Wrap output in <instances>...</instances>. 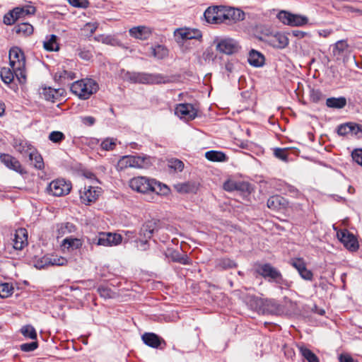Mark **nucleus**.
I'll use <instances>...</instances> for the list:
<instances>
[{"label":"nucleus","mask_w":362,"mask_h":362,"mask_svg":"<svg viewBox=\"0 0 362 362\" xmlns=\"http://www.w3.org/2000/svg\"><path fill=\"white\" fill-rule=\"evenodd\" d=\"M17 21L16 18H15V15L13 13V10L10 11L9 13H6L4 17V23L6 25H12Z\"/></svg>","instance_id":"e2e57ef3"},{"label":"nucleus","mask_w":362,"mask_h":362,"mask_svg":"<svg viewBox=\"0 0 362 362\" xmlns=\"http://www.w3.org/2000/svg\"><path fill=\"white\" fill-rule=\"evenodd\" d=\"M0 76H1L2 81L6 84L11 83L14 80V78L16 77V74L11 67V68H7V67L1 68V71H0Z\"/></svg>","instance_id":"a19ab883"},{"label":"nucleus","mask_w":362,"mask_h":362,"mask_svg":"<svg viewBox=\"0 0 362 362\" xmlns=\"http://www.w3.org/2000/svg\"><path fill=\"white\" fill-rule=\"evenodd\" d=\"M216 49L226 54H233L239 52L240 46L238 42L233 38L225 37L217 40Z\"/></svg>","instance_id":"1a4fd4ad"},{"label":"nucleus","mask_w":362,"mask_h":362,"mask_svg":"<svg viewBox=\"0 0 362 362\" xmlns=\"http://www.w3.org/2000/svg\"><path fill=\"white\" fill-rule=\"evenodd\" d=\"M274 282L276 283L279 285V287L282 288L283 287L289 288L291 287V282H288L287 280L284 279L281 274L279 273V276H278Z\"/></svg>","instance_id":"680f3d73"},{"label":"nucleus","mask_w":362,"mask_h":362,"mask_svg":"<svg viewBox=\"0 0 362 362\" xmlns=\"http://www.w3.org/2000/svg\"><path fill=\"white\" fill-rule=\"evenodd\" d=\"M43 47L47 51H58L59 47L57 43V37L55 35L47 36L43 42Z\"/></svg>","instance_id":"4c0bfd02"},{"label":"nucleus","mask_w":362,"mask_h":362,"mask_svg":"<svg viewBox=\"0 0 362 362\" xmlns=\"http://www.w3.org/2000/svg\"><path fill=\"white\" fill-rule=\"evenodd\" d=\"M297 347L302 357L308 362H320L318 357L304 344H298Z\"/></svg>","instance_id":"cd10ccee"},{"label":"nucleus","mask_w":362,"mask_h":362,"mask_svg":"<svg viewBox=\"0 0 362 362\" xmlns=\"http://www.w3.org/2000/svg\"><path fill=\"white\" fill-rule=\"evenodd\" d=\"M71 189V184L64 179H56L52 181L47 191L49 194L55 197H61L68 194Z\"/></svg>","instance_id":"0eeeda50"},{"label":"nucleus","mask_w":362,"mask_h":362,"mask_svg":"<svg viewBox=\"0 0 362 362\" xmlns=\"http://www.w3.org/2000/svg\"><path fill=\"white\" fill-rule=\"evenodd\" d=\"M70 5L76 8H86L89 6L88 0H67Z\"/></svg>","instance_id":"6e6d98bb"},{"label":"nucleus","mask_w":362,"mask_h":362,"mask_svg":"<svg viewBox=\"0 0 362 362\" xmlns=\"http://www.w3.org/2000/svg\"><path fill=\"white\" fill-rule=\"evenodd\" d=\"M21 334L25 337L31 339H35L37 338V333L35 328L30 325L23 326L21 329Z\"/></svg>","instance_id":"49530a36"},{"label":"nucleus","mask_w":362,"mask_h":362,"mask_svg":"<svg viewBox=\"0 0 362 362\" xmlns=\"http://www.w3.org/2000/svg\"><path fill=\"white\" fill-rule=\"evenodd\" d=\"M98 26V24L97 23H88L84 25L83 30L92 35L95 32Z\"/></svg>","instance_id":"0e129e2a"},{"label":"nucleus","mask_w":362,"mask_h":362,"mask_svg":"<svg viewBox=\"0 0 362 362\" xmlns=\"http://www.w3.org/2000/svg\"><path fill=\"white\" fill-rule=\"evenodd\" d=\"M257 272L269 281H274L279 276L280 272L269 264H259L256 269Z\"/></svg>","instance_id":"2eb2a0df"},{"label":"nucleus","mask_w":362,"mask_h":362,"mask_svg":"<svg viewBox=\"0 0 362 362\" xmlns=\"http://www.w3.org/2000/svg\"><path fill=\"white\" fill-rule=\"evenodd\" d=\"M49 266H64L68 261L65 257L57 255H48Z\"/></svg>","instance_id":"a18cd8bd"},{"label":"nucleus","mask_w":362,"mask_h":362,"mask_svg":"<svg viewBox=\"0 0 362 362\" xmlns=\"http://www.w3.org/2000/svg\"><path fill=\"white\" fill-rule=\"evenodd\" d=\"M349 45L346 40L337 41L332 47V54L337 59L341 57L348 50Z\"/></svg>","instance_id":"473e14b6"},{"label":"nucleus","mask_w":362,"mask_h":362,"mask_svg":"<svg viewBox=\"0 0 362 362\" xmlns=\"http://www.w3.org/2000/svg\"><path fill=\"white\" fill-rule=\"evenodd\" d=\"M0 160L7 168L16 172L23 173V170L20 162L14 157L8 154H1Z\"/></svg>","instance_id":"aec40b11"},{"label":"nucleus","mask_w":362,"mask_h":362,"mask_svg":"<svg viewBox=\"0 0 362 362\" xmlns=\"http://www.w3.org/2000/svg\"><path fill=\"white\" fill-rule=\"evenodd\" d=\"M222 12L221 23H230L242 21L245 17L244 12L232 7L222 6Z\"/></svg>","instance_id":"ddd939ff"},{"label":"nucleus","mask_w":362,"mask_h":362,"mask_svg":"<svg viewBox=\"0 0 362 362\" xmlns=\"http://www.w3.org/2000/svg\"><path fill=\"white\" fill-rule=\"evenodd\" d=\"M176 115L185 119H193L197 116V110L189 103H181L176 106L175 110Z\"/></svg>","instance_id":"4468645a"},{"label":"nucleus","mask_w":362,"mask_h":362,"mask_svg":"<svg viewBox=\"0 0 362 362\" xmlns=\"http://www.w3.org/2000/svg\"><path fill=\"white\" fill-rule=\"evenodd\" d=\"M124 77L134 83L159 84L169 82V79L167 76L160 74L127 72Z\"/></svg>","instance_id":"20e7f679"},{"label":"nucleus","mask_w":362,"mask_h":362,"mask_svg":"<svg viewBox=\"0 0 362 362\" xmlns=\"http://www.w3.org/2000/svg\"><path fill=\"white\" fill-rule=\"evenodd\" d=\"M15 15V18L18 20L25 18L26 16L34 15L36 8L35 6L31 5H26L23 7H16L13 9Z\"/></svg>","instance_id":"5701e85b"},{"label":"nucleus","mask_w":362,"mask_h":362,"mask_svg":"<svg viewBox=\"0 0 362 362\" xmlns=\"http://www.w3.org/2000/svg\"><path fill=\"white\" fill-rule=\"evenodd\" d=\"M130 168L129 165V156H124L122 157L117 163V169L119 170H122L124 169Z\"/></svg>","instance_id":"13d9d810"},{"label":"nucleus","mask_w":362,"mask_h":362,"mask_svg":"<svg viewBox=\"0 0 362 362\" xmlns=\"http://www.w3.org/2000/svg\"><path fill=\"white\" fill-rule=\"evenodd\" d=\"M289 264L298 271L303 279L305 281L313 280V273L307 268L306 263L303 258H292L290 259Z\"/></svg>","instance_id":"f8f14e48"},{"label":"nucleus","mask_w":362,"mask_h":362,"mask_svg":"<svg viewBox=\"0 0 362 362\" xmlns=\"http://www.w3.org/2000/svg\"><path fill=\"white\" fill-rule=\"evenodd\" d=\"M142 340L145 344L152 348H158L164 341L154 333H144Z\"/></svg>","instance_id":"b1692460"},{"label":"nucleus","mask_w":362,"mask_h":362,"mask_svg":"<svg viewBox=\"0 0 362 362\" xmlns=\"http://www.w3.org/2000/svg\"><path fill=\"white\" fill-rule=\"evenodd\" d=\"M361 127L358 124H341L337 129V133L341 136H345L348 134H357L358 130L361 129Z\"/></svg>","instance_id":"c756f323"},{"label":"nucleus","mask_w":362,"mask_h":362,"mask_svg":"<svg viewBox=\"0 0 362 362\" xmlns=\"http://www.w3.org/2000/svg\"><path fill=\"white\" fill-rule=\"evenodd\" d=\"M311 99L313 102H318L323 98L322 93L319 90H313L310 95Z\"/></svg>","instance_id":"338daca9"},{"label":"nucleus","mask_w":362,"mask_h":362,"mask_svg":"<svg viewBox=\"0 0 362 362\" xmlns=\"http://www.w3.org/2000/svg\"><path fill=\"white\" fill-rule=\"evenodd\" d=\"M9 64L13 69L16 78L21 83L26 80L25 59L23 51L18 47H13L9 50Z\"/></svg>","instance_id":"f03ea898"},{"label":"nucleus","mask_w":362,"mask_h":362,"mask_svg":"<svg viewBox=\"0 0 362 362\" xmlns=\"http://www.w3.org/2000/svg\"><path fill=\"white\" fill-rule=\"evenodd\" d=\"M248 63L255 67H261L264 64V55L255 49H252L248 56Z\"/></svg>","instance_id":"a878e982"},{"label":"nucleus","mask_w":362,"mask_h":362,"mask_svg":"<svg viewBox=\"0 0 362 362\" xmlns=\"http://www.w3.org/2000/svg\"><path fill=\"white\" fill-rule=\"evenodd\" d=\"M153 232V228L151 224H146L143 226L141 229L140 235L144 237H124V241H134L136 244V247L140 250H146L148 249V240L151 238Z\"/></svg>","instance_id":"39448f33"},{"label":"nucleus","mask_w":362,"mask_h":362,"mask_svg":"<svg viewBox=\"0 0 362 362\" xmlns=\"http://www.w3.org/2000/svg\"><path fill=\"white\" fill-rule=\"evenodd\" d=\"M129 32L132 37L141 40H147L151 34V29L146 26L134 27Z\"/></svg>","instance_id":"4be33fe9"},{"label":"nucleus","mask_w":362,"mask_h":362,"mask_svg":"<svg viewBox=\"0 0 362 362\" xmlns=\"http://www.w3.org/2000/svg\"><path fill=\"white\" fill-rule=\"evenodd\" d=\"M95 39L106 45H115L117 44V40L111 35H101L96 37Z\"/></svg>","instance_id":"3c124183"},{"label":"nucleus","mask_w":362,"mask_h":362,"mask_svg":"<svg viewBox=\"0 0 362 362\" xmlns=\"http://www.w3.org/2000/svg\"><path fill=\"white\" fill-rule=\"evenodd\" d=\"M13 146L18 152H19L23 156L25 157L28 156L31 152V150L35 148L27 141L22 140H16Z\"/></svg>","instance_id":"c85d7f7f"},{"label":"nucleus","mask_w":362,"mask_h":362,"mask_svg":"<svg viewBox=\"0 0 362 362\" xmlns=\"http://www.w3.org/2000/svg\"><path fill=\"white\" fill-rule=\"evenodd\" d=\"M327 107L334 109H341L346 105V99L344 97L329 98L326 100Z\"/></svg>","instance_id":"e433bc0d"},{"label":"nucleus","mask_w":362,"mask_h":362,"mask_svg":"<svg viewBox=\"0 0 362 362\" xmlns=\"http://www.w3.org/2000/svg\"><path fill=\"white\" fill-rule=\"evenodd\" d=\"M28 157L31 162V165H33L35 168L41 170L44 168L43 159L35 148L31 150Z\"/></svg>","instance_id":"72a5a7b5"},{"label":"nucleus","mask_w":362,"mask_h":362,"mask_svg":"<svg viewBox=\"0 0 362 362\" xmlns=\"http://www.w3.org/2000/svg\"><path fill=\"white\" fill-rule=\"evenodd\" d=\"M98 292L100 297L107 298H112L115 296V293L109 288L105 286H100L98 288Z\"/></svg>","instance_id":"8fccbe9b"},{"label":"nucleus","mask_w":362,"mask_h":362,"mask_svg":"<svg viewBox=\"0 0 362 362\" xmlns=\"http://www.w3.org/2000/svg\"><path fill=\"white\" fill-rule=\"evenodd\" d=\"M64 93L63 89H55L51 87L44 88L41 94L43 95L45 100L54 102L58 100L59 97Z\"/></svg>","instance_id":"393cba45"},{"label":"nucleus","mask_w":362,"mask_h":362,"mask_svg":"<svg viewBox=\"0 0 362 362\" xmlns=\"http://www.w3.org/2000/svg\"><path fill=\"white\" fill-rule=\"evenodd\" d=\"M267 42L274 48L284 49L288 45V38L283 33H276L268 36Z\"/></svg>","instance_id":"f3484780"},{"label":"nucleus","mask_w":362,"mask_h":362,"mask_svg":"<svg viewBox=\"0 0 362 362\" xmlns=\"http://www.w3.org/2000/svg\"><path fill=\"white\" fill-rule=\"evenodd\" d=\"M107 235H108V234H106V233L100 232L92 237H87V243L90 246L97 245L108 247L107 242L106 240Z\"/></svg>","instance_id":"bb28decb"},{"label":"nucleus","mask_w":362,"mask_h":362,"mask_svg":"<svg viewBox=\"0 0 362 362\" xmlns=\"http://www.w3.org/2000/svg\"><path fill=\"white\" fill-rule=\"evenodd\" d=\"M116 141L117 139H115L106 138L101 142L100 147L105 151H112L115 148L117 145Z\"/></svg>","instance_id":"09e8293b"},{"label":"nucleus","mask_w":362,"mask_h":362,"mask_svg":"<svg viewBox=\"0 0 362 362\" xmlns=\"http://www.w3.org/2000/svg\"><path fill=\"white\" fill-rule=\"evenodd\" d=\"M98 84L91 78H84L74 82L71 90L81 99H88L98 90Z\"/></svg>","instance_id":"7ed1b4c3"},{"label":"nucleus","mask_w":362,"mask_h":362,"mask_svg":"<svg viewBox=\"0 0 362 362\" xmlns=\"http://www.w3.org/2000/svg\"><path fill=\"white\" fill-rule=\"evenodd\" d=\"M333 228L337 232V238L343 243L344 247L351 250L356 251L358 249V243L356 236L346 229L338 230L334 225Z\"/></svg>","instance_id":"6e6552de"},{"label":"nucleus","mask_w":362,"mask_h":362,"mask_svg":"<svg viewBox=\"0 0 362 362\" xmlns=\"http://www.w3.org/2000/svg\"><path fill=\"white\" fill-rule=\"evenodd\" d=\"M83 245V240L79 238H66L63 240L62 246L64 249L68 250H74L81 247Z\"/></svg>","instance_id":"2f4dec72"},{"label":"nucleus","mask_w":362,"mask_h":362,"mask_svg":"<svg viewBox=\"0 0 362 362\" xmlns=\"http://www.w3.org/2000/svg\"><path fill=\"white\" fill-rule=\"evenodd\" d=\"M175 188L180 193H196L197 191V186L194 182H184L179 183L175 185Z\"/></svg>","instance_id":"f704fd0d"},{"label":"nucleus","mask_w":362,"mask_h":362,"mask_svg":"<svg viewBox=\"0 0 362 362\" xmlns=\"http://www.w3.org/2000/svg\"><path fill=\"white\" fill-rule=\"evenodd\" d=\"M130 168H148L151 165V158L146 156H129Z\"/></svg>","instance_id":"6ab92c4d"},{"label":"nucleus","mask_w":362,"mask_h":362,"mask_svg":"<svg viewBox=\"0 0 362 362\" xmlns=\"http://www.w3.org/2000/svg\"><path fill=\"white\" fill-rule=\"evenodd\" d=\"M128 185L133 191L141 194L155 192L159 194H165L168 191L165 185L146 176L134 177L129 180Z\"/></svg>","instance_id":"f257e3e1"},{"label":"nucleus","mask_w":362,"mask_h":362,"mask_svg":"<svg viewBox=\"0 0 362 362\" xmlns=\"http://www.w3.org/2000/svg\"><path fill=\"white\" fill-rule=\"evenodd\" d=\"M174 37L176 42L181 44L188 40H199L202 38V35L201 31L197 29L180 28L174 31Z\"/></svg>","instance_id":"9d476101"},{"label":"nucleus","mask_w":362,"mask_h":362,"mask_svg":"<svg viewBox=\"0 0 362 362\" xmlns=\"http://www.w3.org/2000/svg\"><path fill=\"white\" fill-rule=\"evenodd\" d=\"M281 197L279 196H273L267 201V206L270 209H275L280 204Z\"/></svg>","instance_id":"bf43d9fd"},{"label":"nucleus","mask_w":362,"mask_h":362,"mask_svg":"<svg viewBox=\"0 0 362 362\" xmlns=\"http://www.w3.org/2000/svg\"><path fill=\"white\" fill-rule=\"evenodd\" d=\"M168 166L175 170L182 171L184 168V163L180 160L173 158L168 161Z\"/></svg>","instance_id":"603ef678"},{"label":"nucleus","mask_w":362,"mask_h":362,"mask_svg":"<svg viewBox=\"0 0 362 362\" xmlns=\"http://www.w3.org/2000/svg\"><path fill=\"white\" fill-rule=\"evenodd\" d=\"M151 54L154 57L161 59L168 54V51L164 46L158 45L151 47Z\"/></svg>","instance_id":"37998d69"},{"label":"nucleus","mask_w":362,"mask_h":362,"mask_svg":"<svg viewBox=\"0 0 362 362\" xmlns=\"http://www.w3.org/2000/svg\"><path fill=\"white\" fill-rule=\"evenodd\" d=\"M277 18L282 23L290 26H302L308 22L306 16L293 14L286 11L279 12Z\"/></svg>","instance_id":"423d86ee"},{"label":"nucleus","mask_w":362,"mask_h":362,"mask_svg":"<svg viewBox=\"0 0 362 362\" xmlns=\"http://www.w3.org/2000/svg\"><path fill=\"white\" fill-rule=\"evenodd\" d=\"M274 154L279 159H280L284 162L288 161V153H287L286 148H277L274 149Z\"/></svg>","instance_id":"5fc2aeb1"},{"label":"nucleus","mask_w":362,"mask_h":362,"mask_svg":"<svg viewBox=\"0 0 362 362\" xmlns=\"http://www.w3.org/2000/svg\"><path fill=\"white\" fill-rule=\"evenodd\" d=\"M13 247L16 250H22L27 244V231L25 228H19L12 235Z\"/></svg>","instance_id":"a211bd4d"},{"label":"nucleus","mask_w":362,"mask_h":362,"mask_svg":"<svg viewBox=\"0 0 362 362\" xmlns=\"http://www.w3.org/2000/svg\"><path fill=\"white\" fill-rule=\"evenodd\" d=\"M222 6L209 7L204 12V18L209 23H221Z\"/></svg>","instance_id":"dca6fc26"},{"label":"nucleus","mask_w":362,"mask_h":362,"mask_svg":"<svg viewBox=\"0 0 362 362\" xmlns=\"http://www.w3.org/2000/svg\"><path fill=\"white\" fill-rule=\"evenodd\" d=\"M353 160L358 165H362V149H356L352 152Z\"/></svg>","instance_id":"69168bd1"},{"label":"nucleus","mask_w":362,"mask_h":362,"mask_svg":"<svg viewBox=\"0 0 362 362\" xmlns=\"http://www.w3.org/2000/svg\"><path fill=\"white\" fill-rule=\"evenodd\" d=\"M75 78L76 75L74 72L66 70H59L54 75L55 81L62 84L69 83Z\"/></svg>","instance_id":"7c9ffc66"},{"label":"nucleus","mask_w":362,"mask_h":362,"mask_svg":"<svg viewBox=\"0 0 362 362\" xmlns=\"http://www.w3.org/2000/svg\"><path fill=\"white\" fill-rule=\"evenodd\" d=\"M166 256L171 258L174 262L181 263L182 264H189V260L186 255H181L178 251L168 250Z\"/></svg>","instance_id":"c9c22d12"},{"label":"nucleus","mask_w":362,"mask_h":362,"mask_svg":"<svg viewBox=\"0 0 362 362\" xmlns=\"http://www.w3.org/2000/svg\"><path fill=\"white\" fill-rule=\"evenodd\" d=\"M236 266L235 262L228 258H221L216 261V267L219 269H227L235 267Z\"/></svg>","instance_id":"c03bdc74"},{"label":"nucleus","mask_w":362,"mask_h":362,"mask_svg":"<svg viewBox=\"0 0 362 362\" xmlns=\"http://www.w3.org/2000/svg\"><path fill=\"white\" fill-rule=\"evenodd\" d=\"M101 193V189L98 187L84 186L80 189L81 202L86 205L95 202Z\"/></svg>","instance_id":"9b49d317"},{"label":"nucleus","mask_w":362,"mask_h":362,"mask_svg":"<svg viewBox=\"0 0 362 362\" xmlns=\"http://www.w3.org/2000/svg\"><path fill=\"white\" fill-rule=\"evenodd\" d=\"M65 138L64 134L59 131L52 132L49 135V139L54 143H59L64 140Z\"/></svg>","instance_id":"864d4df0"},{"label":"nucleus","mask_w":362,"mask_h":362,"mask_svg":"<svg viewBox=\"0 0 362 362\" xmlns=\"http://www.w3.org/2000/svg\"><path fill=\"white\" fill-rule=\"evenodd\" d=\"M106 234H108L106 237L108 247L118 245L122 243V240L124 239V238L122 237V235L118 233H106Z\"/></svg>","instance_id":"79ce46f5"},{"label":"nucleus","mask_w":362,"mask_h":362,"mask_svg":"<svg viewBox=\"0 0 362 362\" xmlns=\"http://www.w3.org/2000/svg\"><path fill=\"white\" fill-rule=\"evenodd\" d=\"M223 188L228 192L235 190L244 192L249 190V185L245 182L229 180L224 182Z\"/></svg>","instance_id":"412c9836"},{"label":"nucleus","mask_w":362,"mask_h":362,"mask_svg":"<svg viewBox=\"0 0 362 362\" xmlns=\"http://www.w3.org/2000/svg\"><path fill=\"white\" fill-rule=\"evenodd\" d=\"M37 346H38V344H37V341L25 343V344H22L21 345V351H25V352L33 351L37 348Z\"/></svg>","instance_id":"052dcab7"},{"label":"nucleus","mask_w":362,"mask_h":362,"mask_svg":"<svg viewBox=\"0 0 362 362\" xmlns=\"http://www.w3.org/2000/svg\"><path fill=\"white\" fill-rule=\"evenodd\" d=\"M33 30V25L28 23H19L14 27L15 32L23 36L30 35Z\"/></svg>","instance_id":"ea45409f"},{"label":"nucleus","mask_w":362,"mask_h":362,"mask_svg":"<svg viewBox=\"0 0 362 362\" xmlns=\"http://www.w3.org/2000/svg\"><path fill=\"white\" fill-rule=\"evenodd\" d=\"M205 157L207 160L213 162H223L228 159L224 153L218 151H207L205 153Z\"/></svg>","instance_id":"58836bf2"},{"label":"nucleus","mask_w":362,"mask_h":362,"mask_svg":"<svg viewBox=\"0 0 362 362\" xmlns=\"http://www.w3.org/2000/svg\"><path fill=\"white\" fill-rule=\"evenodd\" d=\"M13 292V287L8 283H4L0 284V297L6 298L12 295Z\"/></svg>","instance_id":"de8ad7c7"},{"label":"nucleus","mask_w":362,"mask_h":362,"mask_svg":"<svg viewBox=\"0 0 362 362\" xmlns=\"http://www.w3.org/2000/svg\"><path fill=\"white\" fill-rule=\"evenodd\" d=\"M339 362H356L350 355L344 354L339 357Z\"/></svg>","instance_id":"774afa93"},{"label":"nucleus","mask_w":362,"mask_h":362,"mask_svg":"<svg viewBox=\"0 0 362 362\" xmlns=\"http://www.w3.org/2000/svg\"><path fill=\"white\" fill-rule=\"evenodd\" d=\"M48 255H45L40 258L39 259L36 260V262H35V267L37 269H44L45 267H49V263H48Z\"/></svg>","instance_id":"4d7b16f0"}]
</instances>
